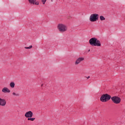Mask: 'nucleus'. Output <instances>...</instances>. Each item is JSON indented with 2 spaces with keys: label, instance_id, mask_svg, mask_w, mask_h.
Listing matches in <instances>:
<instances>
[{
  "label": "nucleus",
  "instance_id": "nucleus-16",
  "mask_svg": "<svg viewBox=\"0 0 125 125\" xmlns=\"http://www.w3.org/2000/svg\"><path fill=\"white\" fill-rule=\"evenodd\" d=\"M28 121H32V118L31 117H29L28 119H27Z\"/></svg>",
  "mask_w": 125,
  "mask_h": 125
},
{
  "label": "nucleus",
  "instance_id": "nucleus-21",
  "mask_svg": "<svg viewBox=\"0 0 125 125\" xmlns=\"http://www.w3.org/2000/svg\"><path fill=\"white\" fill-rule=\"evenodd\" d=\"M88 52H89V51H90V50H88Z\"/></svg>",
  "mask_w": 125,
  "mask_h": 125
},
{
  "label": "nucleus",
  "instance_id": "nucleus-1",
  "mask_svg": "<svg viewBox=\"0 0 125 125\" xmlns=\"http://www.w3.org/2000/svg\"><path fill=\"white\" fill-rule=\"evenodd\" d=\"M90 45H94V46H101V42L99 40L96 38H92L89 41Z\"/></svg>",
  "mask_w": 125,
  "mask_h": 125
},
{
  "label": "nucleus",
  "instance_id": "nucleus-3",
  "mask_svg": "<svg viewBox=\"0 0 125 125\" xmlns=\"http://www.w3.org/2000/svg\"><path fill=\"white\" fill-rule=\"evenodd\" d=\"M99 19V15L98 14H92L89 17V21L90 22H96Z\"/></svg>",
  "mask_w": 125,
  "mask_h": 125
},
{
  "label": "nucleus",
  "instance_id": "nucleus-18",
  "mask_svg": "<svg viewBox=\"0 0 125 125\" xmlns=\"http://www.w3.org/2000/svg\"><path fill=\"white\" fill-rule=\"evenodd\" d=\"M67 19H71V16H69L67 17Z\"/></svg>",
  "mask_w": 125,
  "mask_h": 125
},
{
  "label": "nucleus",
  "instance_id": "nucleus-4",
  "mask_svg": "<svg viewBox=\"0 0 125 125\" xmlns=\"http://www.w3.org/2000/svg\"><path fill=\"white\" fill-rule=\"evenodd\" d=\"M111 99V96L108 94L102 95L100 98V100L102 102H107Z\"/></svg>",
  "mask_w": 125,
  "mask_h": 125
},
{
  "label": "nucleus",
  "instance_id": "nucleus-2",
  "mask_svg": "<svg viewBox=\"0 0 125 125\" xmlns=\"http://www.w3.org/2000/svg\"><path fill=\"white\" fill-rule=\"evenodd\" d=\"M57 29L61 33H65L68 30V27L65 24L59 23L57 26Z\"/></svg>",
  "mask_w": 125,
  "mask_h": 125
},
{
  "label": "nucleus",
  "instance_id": "nucleus-11",
  "mask_svg": "<svg viewBox=\"0 0 125 125\" xmlns=\"http://www.w3.org/2000/svg\"><path fill=\"white\" fill-rule=\"evenodd\" d=\"M9 85L11 88H14V87H15V83L13 82H11Z\"/></svg>",
  "mask_w": 125,
  "mask_h": 125
},
{
  "label": "nucleus",
  "instance_id": "nucleus-5",
  "mask_svg": "<svg viewBox=\"0 0 125 125\" xmlns=\"http://www.w3.org/2000/svg\"><path fill=\"white\" fill-rule=\"evenodd\" d=\"M111 99L113 103H115V104H120L121 103V100L119 97L114 96L111 97Z\"/></svg>",
  "mask_w": 125,
  "mask_h": 125
},
{
  "label": "nucleus",
  "instance_id": "nucleus-8",
  "mask_svg": "<svg viewBox=\"0 0 125 125\" xmlns=\"http://www.w3.org/2000/svg\"><path fill=\"white\" fill-rule=\"evenodd\" d=\"M6 105V101L4 99L0 98V106H5Z\"/></svg>",
  "mask_w": 125,
  "mask_h": 125
},
{
  "label": "nucleus",
  "instance_id": "nucleus-12",
  "mask_svg": "<svg viewBox=\"0 0 125 125\" xmlns=\"http://www.w3.org/2000/svg\"><path fill=\"white\" fill-rule=\"evenodd\" d=\"M13 96H16L17 97H18V96H20V95L19 93H17L15 92H14L12 93Z\"/></svg>",
  "mask_w": 125,
  "mask_h": 125
},
{
  "label": "nucleus",
  "instance_id": "nucleus-9",
  "mask_svg": "<svg viewBox=\"0 0 125 125\" xmlns=\"http://www.w3.org/2000/svg\"><path fill=\"white\" fill-rule=\"evenodd\" d=\"M25 118H32V111L26 112L25 114Z\"/></svg>",
  "mask_w": 125,
  "mask_h": 125
},
{
  "label": "nucleus",
  "instance_id": "nucleus-14",
  "mask_svg": "<svg viewBox=\"0 0 125 125\" xmlns=\"http://www.w3.org/2000/svg\"><path fill=\"white\" fill-rule=\"evenodd\" d=\"M25 49H31L32 48V45H30L29 47H24Z\"/></svg>",
  "mask_w": 125,
  "mask_h": 125
},
{
  "label": "nucleus",
  "instance_id": "nucleus-7",
  "mask_svg": "<svg viewBox=\"0 0 125 125\" xmlns=\"http://www.w3.org/2000/svg\"><path fill=\"white\" fill-rule=\"evenodd\" d=\"M1 91L3 93H10V90L6 87H3Z\"/></svg>",
  "mask_w": 125,
  "mask_h": 125
},
{
  "label": "nucleus",
  "instance_id": "nucleus-17",
  "mask_svg": "<svg viewBox=\"0 0 125 125\" xmlns=\"http://www.w3.org/2000/svg\"><path fill=\"white\" fill-rule=\"evenodd\" d=\"M28 1L29 2V3H30L31 4H32V0H28Z\"/></svg>",
  "mask_w": 125,
  "mask_h": 125
},
{
  "label": "nucleus",
  "instance_id": "nucleus-13",
  "mask_svg": "<svg viewBox=\"0 0 125 125\" xmlns=\"http://www.w3.org/2000/svg\"><path fill=\"white\" fill-rule=\"evenodd\" d=\"M105 17H104V16H100V20H101V21H104L105 20Z\"/></svg>",
  "mask_w": 125,
  "mask_h": 125
},
{
  "label": "nucleus",
  "instance_id": "nucleus-6",
  "mask_svg": "<svg viewBox=\"0 0 125 125\" xmlns=\"http://www.w3.org/2000/svg\"><path fill=\"white\" fill-rule=\"evenodd\" d=\"M83 60H84V58H83V57L78 58L75 61V65H79V64H80L81 62H83Z\"/></svg>",
  "mask_w": 125,
  "mask_h": 125
},
{
  "label": "nucleus",
  "instance_id": "nucleus-10",
  "mask_svg": "<svg viewBox=\"0 0 125 125\" xmlns=\"http://www.w3.org/2000/svg\"><path fill=\"white\" fill-rule=\"evenodd\" d=\"M32 4H35V5H39L40 4V2L37 0H32Z\"/></svg>",
  "mask_w": 125,
  "mask_h": 125
},
{
  "label": "nucleus",
  "instance_id": "nucleus-15",
  "mask_svg": "<svg viewBox=\"0 0 125 125\" xmlns=\"http://www.w3.org/2000/svg\"><path fill=\"white\" fill-rule=\"evenodd\" d=\"M41 2L42 4H45V2H46V0H41Z\"/></svg>",
  "mask_w": 125,
  "mask_h": 125
},
{
  "label": "nucleus",
  "instance_id": "nucleus-19",
  "mask_svg": "<svg viewBox=\"0 0 125 125\" xmlns=\"http://www.w3.org/2000/svg\"><path fill=\"white\" fill-rule=\"evenodd\" d=\"M35 118H32V121H35Z\"/></svg>",
  "mask_w": 125,
  "mask_h": 125
},
{
  "label": "nucleus",
  "instance_id": "nucleus-20",
  "mask_svg": "<svg viewBox=\"0 0 125 125\" xmlns=\"http://www.w3.org/2000/svg\"><path fill=\"white\" fill-rule=\"evenodd\" d=\"M89 78H90V77L88 76V77H87V80H88V79H89Z\"/></svg>",
  "mask_w": 125,
  "mask_h": 125
}]
</instances>
